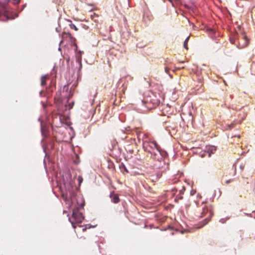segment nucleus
I'll return each mask as SVG.
<instances>
[{
  "label": "nucleus",
  "instance_id": "1",
  "mask_svg": "<svg viewBox=\"0 0 255 255\" xmlns=\"http://www.w3.org/2000/svg\"><path fill=\"white\" fill-rule=\"evenodd\" d=\"M63 177V186L64 191L62 186L60 187L61 191V196L68 207L72 208V206L75 202L77 203V206L72 209V215L71 218H69L68 220L71 223L73 228L75 229L76 223H81L84 219L82 213L80 212V209L83 208L84 206V200L81 196H77L76 191L73 187L74 183L72 175L69 172L65 173Z\"/></svg>",
  "mask_w": 255,
  "mask_h": 255
},
{
  "label": "nucleus",
  "instance_id": "2",
  "mask_svg": "<svg viewBox=\"0 0 255 255\" xmlns=\"http://www.w3.org/2000/svg\"><path fill=\"white\" fill-rule=\"evenodd\" d=\"M144 151L150 154V157L154 160L165 164L164 159L168 156L167 152L162 149L154 140H144L143 142Z\"/></svg>",
  "mask_w": 255,
  "mask_h": 255
},
{
  "label": "nucleus",
  "instance_id": "3",
  "mask_svg": "<svg viewBox=\"0 0 255 255\" xmlns=\"http://www.w3.org/2000/svg\"><path fill=\"white\" fill-rule=\"evenodd\" d=\"M161 102L157 96L153 92H148L145 94L143 100L141 102L140 107L138 109L140 113H145L160 105Z\"/></svg>",
  "mask_w": 255,
  "mask_h": 255
},
{
  "label": "nucleus",
  "instance_id": "4",
  "mask_svg": "<svg viewBox=\"0 0 255 255\" xmlns=\"http://www.w3.org/2000/svg\"><path fill=\"white\" fill-rule=\"evenodd\" d=\"M164 167H160V165H155V168L149 173L148 178L152 182H156L162 176V172L164 171L168 165L164 164Z\"/></svg>",
  "mask_w": 255,
  "mask_h": 255
},
{
  "label": "nucleus",
  "instance_id": "5",
  "mask_svg": "<svg viewBox=\"0 0 255 255\" xmlns=\"http://www.w3.org/2000/svg\"><path fill=\"white\" fill-rule=\"evenodd\" d=\"M213 212L211 211L210 209H209L208 208H204L203 209L202 212L201 213V217H206L205 219L202 221V222L200 223L201 225L198 227V228H200L206 225L211 220L212 216H213Z\"/></svg>",
  "mask_w": 255,
  "mask_h": 255
},
{
  "label": "nucleus",
  "instance_id": "6",
  "mask_svg": "<svg viewBox=\"0 0 255 255\" xmlns=\"http://www.w3.org/2000/svg\"><path fill=\"white\" fill-rule=\"evenodd\" d=\"M237 116L240 119L239 122L237 121L236 119L231 124H227L226 129H230L234 127L235 125L237 124H241V122L246 118L247 114L244 111H240L236 113Z\"/></svg>",
  "mask_w": 255,
  "mask_h": 255
},
{
  "label": "nucleus",
  "instance_id": "7",
  "mask_svg": "<svg viewBox=\"0 0 255 255\" xmlns=\"http://www.w3.org/2000/svg\"><path fill=\"white\" fill-rule=\"evenodd\" d=\"M112 154L116 156H119L122 152V149L119 147L117 141L111 142V146H110Z\"/></svg>",
  "mask_w": 255,
  "mask_h": 255
},
{
  "label": "nucleus",
  "instance_id": "8",
  "mask_svg": "<svg viewBox=\"0 0 255 255\" xmlns=\"http://www.w3.org/2000/svg\"><path fill=\"white\" fill-rule=\"evenodd\" d=\"M65 41L70 44H72L75 43L76 39L71 35L70 33L63 32L62 33V40L61 41V43L64 42Z\"/></svg>",
  "mask_w": 255,
  "mask_h": 255
},
{
  "label": "nucleus",
  "instance_id": "9",
  "mask_svg": "<svg viewBox=\"0 0 255 255\" xmlns=\"http://www.w3.org/2000/svg\"><path fill=\"white\" fill-rule=\"evenodd\" d=\"M3 16L4 18H1V20H7L10 19L9 12L5 5L0 3V16Z\"/></svg>",
  "mask_w": 255,
  "mask_h": 255
},
{
  "label": "nucleus",
  "instance_id": "10",
  "mask_svg": "<svg viewBox=\"0 0 255 255\" xmlns=\"http://www.w3.org/2000/svg\"><path fill=\"white\" fill-rule=\"evenodd\" d=\"M249 43V40L246 36L242 35L241 39L239 41L238 47L239 48H243L246 47Z\"/></svg>",
  "mask_w": 255,
  "mask_h": 255
},
{
  "label": "nucleus",
  "instance_id": "11",
  "mask_svg": "<svg viewBox=\"0 0 255 255\" xmlns=\"http://www.w3.org/2000/svg\"><path fill=\"white\" fill-rule=\"evenodd\" d=\"M49 87H45V90L47 93H50L53 92L55 89V81H49Z\"/></svg>",
  "mask_w": 255,
  "mask_h": 255
},
{
  "label": "nucleus",
  "instance_id": "12",
  "mask_svg": "<svg viewBox=\"0 0 255 255\" xmlns=\"http://www.w3.org/2000/svg\"><path fill=\"white\" fill-rule=\"evenodd\" d=\"M216 150L215 146L209 145L206 147L205 152L208 154V156L210 157L211 154Z\"/></svg>",
  "mask_w": 255,
  "mask_h": 255
},
{
  "label": "nucleus",
  "instance_id": "13",
  "mask_svg": "<svg viewBox=\"0 0 255 255\" xmlns=\"http://www.w3.org/2000/svg\"><path fill=\"white\" fill-rule=\"evenodd\" d=\"M74 102L73 101L70 102L69 103L68 105H67V104H65L64 106V107H59V111H63V110H65V111H67V110H70L74 106Z\"/></svg>",
  "mask_w": 255,
  "mask_h": 255
},
{
  "label": "nucleus",
  "instance_id": "14",
  "mask_svg": "<svg viewBox=\"0 0 255 255\" xmlns=\"http://www.w3.org/2000/svg\"><path fill=\"white\" fill-rule=\"evenodd\" d=\"M110 197L111 199V201L114 203H118L119 201V197L118 194L111 193Z\"/></svg>",
  "mask_w": 255,
  "mask_h": 255
},
{
  "label": "nucleus",
  "instance_id": "15",
  "mask_svg": "<svg viewBox=\"0 0 255 255\" xmlns=\"http://www.w3.org/2000/svg\"><path fill=\"white\" fill-rule=\"evenodd\" d=\"M126 86L125 85V83H123L122 81H119L117 83V89L120 92H125Z\"/></svg>",
  "mask_w": 255,
  "mask_h": 255
},
{
  "label": "nucleus",
  "instance_id": "16",
  "mask_svg": "<svg viewBox=\"0 0 255 255\" xmlns=\"http://www.w3.org/2000/svg\"><path fill=\"white\" fill-rule=\"evenodd\" d=\"M38 121L40 122V125H41V134H42V135L44 137H45L46 136V133H45V129H44L43 126H42V121H41L40 120V118H39L38 119Z\"/></svg>",
  "mask_w": 255,
  "mask_h": 255
},
{
  "label": "nucleus",
  "instance_id": "17",
  "mask_svg": "<svg viewBox=\"0 0 255 255\" xmlns=\"http://www.w3.org/2000/svg\"><path fill=\"white\" fill-rule=\"evenodd\" d=\"M199 82H199V83L200 84V85H197V87L195 88V91L198 93L202 92L203 91L202 89H201V86L202 84L201 81H200Z\"/></svg>",
  "mask_w": 255,
  "mask_h": 255
},
{
  "label": "nucleus",
  "instance_id": "18",
  "mask_svg": "<svg viewBox=\"0 0 255 255\" xmlns=\"http://www.w3.org/2000/svg\"><path fill=\"white\" fill-rule=\"evenodd\" d=\"M189 36H188L185 40L184 42V47L186 49H188V47H187V43H188V41L189 40Z\"/></svg>",
  "mask_w": 255,
  "mask_h": 255
},
{
  "label": "nucleus",
  "instance_id": "19",
  "mask_svg": "<svg viewBox=\"0 0 255 255\" xmlns=\"http://www.w3.org/2000/svg\"><path fill=\"white\" fill-rule=\"evenodd\" d=\"M50 78V77L49 75L48 74H46V75H43L41 77V80H43L49 79Z\"/></svg>",
  "mask_w": 255,
  "mask_h": 255
},
{
  "label": "nucleus",
  "instance_id": "20",
  "mask_svg": "<svg viewBox=\"0 0 255 255\" xmlns=\"http://www.w3.org/2000/svg\"><path fill=\"white\" fill-rule=\"evenodd\" d=\"M69 26L71 29H74L75 31L78 30V28L73 23L70 24Z\"/></svg>",
  "mask_w": 255,
  "mask_h": 255
},
{
  "label": "nucleus",
  "instance_id": "21",
  "mask_svg": "<svg viewBox=\"0 0 255 255\" xmlns=\"http://www.w3.org/2000/svg\"><path fill=\"white\" fill-rule=\"evenodd\" d=\"M68 91V85H64L63 88V93L64 94V93L65 92H67Z\"/></svg>",
  "mask_w": 255,
  "mask_h": 255
},
{
  "label": "nucleus",
  "instance_id": "22",
  "mask_svg": "<svg viewBox=\"0 0 255 255\" xmlns=\"http://www.w3.org/2000/svg\"><path fill=\"white\" fill-rule=\"evenodd\" d=\"M9 1H11L13 4H16L18 3L20 1V0H8Z\"/></svg>",
  "mask_w": 255,
  "mask_h": 255
},
{
  "label": "nucleus",
  "instance_id": "23",
  "mask_svg": "<svg viewBox=\"0 0 255 255\" xmlns=\"http://www.w3.org/2000/svg\"><path fill=\"white\" fill-rule=\"evenodd\" d=\"M47 81H41V86L44 87L45 86H46L47 84Z\"/></svg>",
  "mask_w": 255,
  "mask_h": 255
},
{
  "label": "nucleus",
  "instance_id": "24",
  "mask_svg": "<svg viewBox=\"0 0 255 255\" xmlns=\"http://www.w3.org/2000/svg\"><path fill=\"white\" fill-rule=\"evenodd\" d=\"M185 190V187L183 186L182 189L179 191V194H181V195H183Z\"/></svg>",
  "mask_w": 255,
  "mask_h": 255
},
{
  "label": "nucleus",
  "instance_id": "25",
  "mask_svg": "<svg viewBox=\"0 0 255 255\" xmlns=\"http://www.w3.org/2000/svg\"><path fill=\"white\" fill-rule=\"evenodd\" d=\"M178 181V180L177 179V178H175L173 180L170 179L169 182L170 183H176Z\"/></svg>",
  "mask_w": 255,
  "mask_h": 255
},
{
  "label": "nucleus",
  "instance_id": "26",
  "mask_svg": "<svg viewBox=\"0 0 255 255\" xmlns=\"http://www.w3.org/2000/svg\"><path fill=\"white\" fill-rule=\"evenodd\" d=\"M129 130V128L128 127L127 128H125V130L124 129H122L121 130V132L123 133H126V131H128Z\"/></svg>",
  "mask_w": 255,
  "mask_h": 255
},
{
  "label": "nucleus",
  "instance_id": "27",
  "mask_svg": "<svg viewBox=\"0 0 255 255\" xmlns=\"http://www.w3.org/2000/svg\"><path fill=\"white\" fill-rule=\"evenodd\" d=\"M78 181H79V185H80L81 183H82V181H83L82 177H81V176H79L78 178Z\"/></svg>",
  "mask_w": 255,
  "mask_h": 255
},
{
  "label": "nucleus",
  "instance_id": "28",
  "mask_svg": "<svg viewBox=\"0 0 255 255\" xmlns=\"http://www.w3.org/2000/svg\"><path fill=\"white\" fill-rule=\"evenodd\" d=\"M230 41L231 42V43L233 44L235 43V39L233 37H230Z\"/></svg>",
  "mask_w": 255,
  "mask_h": 255
},
{
  "label": "nucleus",
  "instance_id": "29",
  "mask_svg": "<svg viewBox=\"0 0 255 255\" xmlns=\"http://www.w3.org/2000/svg\"><path fill=\"white\" fill-rule=\"evenodd\" d=\"M177 198H178L179 200H181L183 199V196H182V195H181V194H178L177 195Z\"/></svg>",
  "mask_w": 255,
  "mask_h": 255
},
{
  "label": "nucleus",
  "instance_id": "30",
  "mask_svg": "<svg viewBox=\"0 0 255 255\" xmlns=\"http://www.w3.org/2000/svg\"><path fill=\"white\" fill-rule=\"evenodd\" d=\"M251 68H255V61H253L252 62V63L251 64Z\"/></svg>",
  "mask_w": 255,
  "mask_h": 255
},
{
  "label": "nucleus",
  "instance_id": "31",
  "mask_svg": "<svg viewBox=\"0 0 255 255\" xmlns=\"http://www.w3.org/2000/svg\"><path fill=\"white\" fill-rule=\"evenodd\" d=\"M253 213H255V215L253 216V215L250 214H247L248 216H250V217H254L255 219V211L253 212Z\"/></svg>",
  "mask_w": 255,
  "mask_h": 255
},
{
  "label": "nucleus",
  "instance_id": "32",
  "mask_svg": "<svg viewBox=\"0 0 255 255\" xmlns=\"http://www.w3.org/2000/svg\"><path fill=\"white\" fill-rule=\"evenodd\" d=\"M171 191H172V192H173V194L174 195L175 192L177 191V189L175 188H174L172 189Z\"/></svg>",
  "mask_w": 255,
  "mask_h": 255
},
{
  "label": "nucleus",
  "instance_id": "33",
  "mask_svg": "<svg viewBox=\"0 0 255 255\" xmlns=\"http://www.w3.org/2000/svg\"><path fill=\"white\" fill-rule=\"evenodd\" d=\"M206 153H206L205 152H204V153L201 154H200L201 157H203L205 156V154H206Z\"/></svg>",
  "mask_w": 255,
  "mask_h": 255
},
{
  "label": "nucleus",
  "instance_id": "34",
  "mask_svg": "<svg viewBox=\"0 0 255 255\" xmlns=\"http://www.w3.org/2000/svg\"><path fill=\"white\" fill-rule=\"evenodd\" d=\"M231 182V180L230 179V180H226V183L227 184H228V183H230Z\"/></svg>",
  "mask_w": 255,
  "mask_h": 255
},
{
  "label": "nucleus",
  "instance_id": "35",
  "mask_svg": "<svg viewBox=\"0 0 255 255\" xmlns=\"http://www.w3.org/2000/svg\"><path fill=\"white\" fill-rule=\"evenodd\" d=\"M179 199L178 198H177V197H176V198L174 199V201L176 202H177L178 201Z\"/></svg>",
  "mask_w": 255,
  "mask_h": 255
},
{
  "label": "nucleus",
  "instance_id": "36",
  "mask_svg": "<svg viewBox=\"0 0 255 255\" xmlns=\"http://www.w3.org/2000/svg\"><path fill=\"white\" fill-rule=\"evenodd\" d=\"M244 168V165H240V168L241 169V170H243Z\"/></svg>",
  "mask_w": 255,
  "mask_h": 255
},
{
  "label": "nucleus",
  "instance_id": "37",
  "mask_svg": "<svg viewBox=\"0 0 255 255\" xmlns=\"http://www.w3.org/2000/svg\"><path fill=\"white\" fill-rule=\"evenodd\" d=\"M124 169L126 172H127V173L128 172V170H127V169L126 168V167L125 166H124Z\"/></svg>",
  "mask_w": 255,
  "mask_h": 255
},
{
  "label": "nucleus",
  "instance_id": "38",
  "mask_svg": "<svg viewBox=\"0 0 255 255\" xmlns=\"http://www.w3.org/2000/svg\"><path fill=\"white\" fill-rule=\"evenodd\" d=\"M188 114L190 116H192V112H188Z\"/></svg>",
  "mask_w": 255,
  "mask_h": 255
},
{
  "label": "nucleus",
  "instance_id": "39",
  "mask_svg": "<svg viewBox=\"0 0 255 255\" xmlns=\"http://www.w3.org/2000/svg\"><path fill=\"white\" fill-rule=\"evenodd\" d=\"M165 72H166V73H167V72H168V68H167V67H165Z\"/></svg>",
  "mask_w": 255,
  "mask_h": 255
},
{
  "label": "nucleus",
  "instance_id": "40",
  "mask_svg": "<svg viewBox=\"0 0 255 255\" xmlns=\"http://www.w3.org/2000/svg\"><path fill=\"white\" fill-rule=\"evenodd\" d=\"M87 226H88V228H91V227H94V226H91V225H87Z\"/></svg>",
  "mask_w": 255,
  "mask_h": 255
},
{
  "label": "nucleus",
  "instance_id": "41",
  "mask_svg": "<svg viewBox=\"0 0 255 255\" xmlns=\"http://www.w3.org/2000/svg\"><path fill=\"white\" fill-rule=\"evenodd\" d=\"M233 170H234V174L235 173V169H234V166H233Z\"/></svg>",
  "mask_w": 255,
  "mask_h": 255
},
{
  "label": "nucleus",
  "instance_id": "42",
  "mask_svg": "<svg viewBox=\"0 0 255 255\" xmlns=\"http://www.w3.org/2000/svg\"><path fill=\"white\" fill-rule=\"evenodd\" d=\"M87 227H86V228H83V231H86V229H87Z\"/></svg>",
  "mask_w": 255,
  "mask_h": 255
},
{
  "label": "nucleus",
  "instance_id": "43",
  "mask_svg": "<svg viewBox=\"0 0 255 255\" xmlns=\"http://www.w3.org/2000/svg\"><path fill=\"white\" fill-rule=\"evenodd\" d=\"M43 91V90H42V91H41L40 92V95H41V94H42V93Z\"/></svg>",
  "mask_w": 255,
  "mask_h": 255
},
{
  "label": "nucleus",
  "instance_id": "44",
  "mask_svg": "<svg viewBox=\"0 0 255 255\" xmlns=\"http://www.w3.org/2000/svg\"><path fill=\"white\" fill-rule=\"evenodd\" d=\"M222 220H223L222 219H221L220 220V222H221V223H223V222H222Z\"/></svg>",
  "mask_w": 255,
  "mask_h": 255
},
{
  "label": "nucleus",
  "instance_id": "45",
  "mask_svg": "<svg viewBox=\"0 0 255 255\" xmlns=\"http://www.w3.org/2000/svg\"><path fill=\"white\" fill-rule=\"evenodd\" d=\"M148 84L149 85H150V86H151V84H151V83H148Z\"/></svg>",
  "mask_w": 255,
  "mask_h": 255
},
{
  "label": "nucleus",
  "instance_id": "46",
  "mask_svg": "<svg viewBox=\"0 0 255 255\" xmlns=\"http://www.w3.org/2000/svg\"><path fill=\"white\" fill-rule=\"evenodd\" d=\"M224 85H226V81H224Z\"/></svg>",
  "mask_w": 255,
  "mask_h": 255
},
{
  "label": "nucleus",
  "instance_id": "47",
  "mask_svg": "<svg viewBox=\"0 0 255 255\" xmlns=\"http://www.w3.org/2000/svg\"><path fill=\"white\" fill-rule=\"evenodd\" d=\"M42 105H43V107H44V103H43V102H42Z\"/></svg>",
  "mask_w": 255,
  "mask_h": 255
},
{
  "label": "nucleus",
  "instance_id": "48",
  "mask_svg": "<svg viewBox=\"0 0 255 255\" xmlns=\"http://www.w3.org/2000/svg\"><path fill=\"white\" fill-rule=\"evenodd\" d=\"M122 138H126V136L125 137H122Z\"/></svg>",
  "mask_w": 255,
  "mask_h": 255
}]
</instances>
